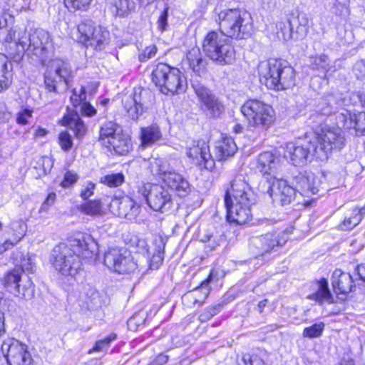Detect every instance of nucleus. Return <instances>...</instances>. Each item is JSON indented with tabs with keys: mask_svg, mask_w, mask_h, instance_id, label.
Listing matches in <instances>:
<instances>
[{
	"mask_svg": "<svg viewBox=\"0 0 365 365\" xmlns=\"http://www.w3.org/2000/svg\"><path fill=\"white\" fill-rule=\"evenodd\" d=\"M98 253V245L87 233H78L69 240L68 244L61 243L51 251L50 262L63 275L74 276L81 268L80 257L92 259Z\"/></svg>",
	"mask_w": 365,
	"mask_h": 365,
	"instance_id": "nucleus-1",
	"label": "nucleus"
},
{
	"mask_svg": "<svg viewBox=\"0 0 365 365\" xmlns=\"http://www.w3.org/2000/svg\"><path fill=\"white\" fill-rule=\"evenodd\" d=\"M255 200L250 185L242 178H235L231 184V190L227 192L225 203L227 220L237 225H244L252 218L251 205Z\"/></svg>",
	"mask_w": 365,
	"mask_h": 365,
	"instance_id": "nucleus-2",
	"label": "nucleus"
},
{
	"mask_svg": "<svg viewBox=\"0 0 365 365\" xmlns=\"http://www.w3.org/2000/svg\"><path fill=\"white\" fill-rule=\"evenodd\" d=\"M216 21L222 34L236 40L250 38L254 31L251 15L242 9L221 10L217 14Z\"/></svg>",
	"mask_w": 365,
	"mask_h": 365,
	"instance_id": "nucleus-3",
	"label": "nucleus"
},
{
	"mask_svg": "<svg viewBox=\"0 0 365 365\" xmlns=\"http://www.w3.org/2000/svg\"><path fill=\"white\" fill-rule=\"evenodd\" d=\"M15 42L19 56L27 52L29 55L36 56L40 61L44 62L51 43L49 34L43 29H36L28 34L26 31L14 32Z\"/></svg>",
	"mask_w": 365,
	"mask_h": 365,
	"instance_id": "nucleus-4",
	"label": "nucleus"
},
{
	"mask_svg": "<svg viewBox=\"0 0 365 365\" xmlns=\"http://www.w3.org/2000/svg\"><path fill=\"white\" fill-rule=\"evenodd\" d=\"M222 33L210 31L205 37L202 50L205 55L218 64H232L235 60V50Z\"/></svg>",
	"mask_w": 365,
	"mask_h": 365,
	"instance_id": "nucleus-5",
	"label": "nucleus"
},
{
	"mask_svg": "<svg viewBox=\"0 0 365 365\" xmlns=\"http://www.w3.org/2000/svg\"><path fill=\"white\" fill-rule=\"evenodd\" d=\"M153 81L165 94L180 93L187 88V81L178 68L159 63L152 73Z\"/></svg>",
	"mask_w": 365,
	"mask_h": 365,
	"instance_id": "nucleus-6",
	"label": "nucleus"
},
{
	"mask_svg": "<svg viewBox=\"0 0 365 365\" xmlns=\"http://www.w3.org/2000/svg\"><path fill=\"white\" fill-rule=\"evenodd\" d=\"M241 113L248 125L256 128L267 129L275 120L273 108L257 99L247 101L241 107Z\"/></svg>",
	"mask_w": 365,
	"mask_h": 365,
	"instance_id": "nucleus-7",
	"label": "nucleus"
},
{
	"mask_svg": "<svg viewBox=\"0 0 365 365\" xmlns=\"http://www.w3.org/2000/svg\"><path fill=\"white\" fill-rule=\"evenodd\" d=\"M138 193L146 200L154 211L164 212L173 205V199L168 189L162 185L142 183L138 185Z\"/></svg>",
	"mask_w": 365,
	"mask_h": 365,
	"instance_id": "nucleus-8",
	"label": "nucleus"
},
{
	"mask_svg": "<svg viewBox=\"0 0 365 365\" xmlns=\"http://www.w3.org/2000/svg\"><path fill=\"white\" fill-rule=\"evenodd\" d=\"M316 143L312 151L317 158L324 160L332 150H339L344 146L345 138L339 128L325 127L317 135Z\"/></svg>",
	"mask_w": 365,
	"mask_h": 365,
	"instance_id": "nucleus-9",
	"label": "nucleus"
},
{
	"mask_svg": "<svg viewBox=\"0 0 365 365\" xmlns=\"http://www.w3.org/2000/svg\"><path fill=\"white\" fill-rule=\"evenodd\" d=\"M72 78V71L69 64L60 58L51 60L44 74V83L49 92L58 93V85H63V89L68 87Z\"/></svg>",
	"mask_w": 365,
	"mask_h": 365,
	"instance_id": "nucleus-10",
	"label": "nucleus"
},
{
	"mask_svg": "<svg viewBox=\"0 0 365 365\" xmlns=\"http://www.w3.org/2000/svg\"><path fill=\"white\" fill-rule=\"evenodd\" d=\"M104 264L120 274L129 273L137 268L130 252L124 248H110L104 254Z\"/></svg>",
	"mask_w": 365,
	"mask_h": 365,
	"instance_id": "nucleus-11",
	"label": "nucleus"
},
{
	"mask_svg": "<svg viewBox=\"0 0 365 365\" xmlns=\"http://www.w3.org/2000/svg\"><path fill=\"white\" fill-rule=\"evenodd\" d=\"M287 235L284 233H267L250 239V250L256 256H262L276 251L287 242Z\"/></svg>",
	"mask_w": 365,
	"mask_h": 365,
	"instance_id": "nucleus-12",
	"label": "nucleus"
},
{
	"mask_svg": "<svg viewBox=\"0 0 365 365\" xmlns=\"http://www.w3.org/2000/svg\"><path fill=\"white\" fill-rule=\"evenodd\" d=\"M261 191L267 193L273 201L279 202L282 205L291 202L296 195L295 187L289 186L287 181L272 177L259 185Z\"/></svg>",
	"mask_w": 365,
	"mask_h": 365,
	"instance_id": "nucleus-13",
	"label": "nucleus"
},
{
	"mask_svg": "<svg viewBox=\"0 0 365 365\" xmlns=\"http://www.w3.org/2000/svg\"><path fill=\"white\" fill-rule=\"evenodd\" d=\"M1 350L9 365H34L27 346L14 339L4 341Z\"/></svg>",
	"mask_w": 365,
	"mask_h": 365,
	"instance_id": "nucleus-14",
	"label": "nucleus"
},
{
	"mask_svg": "<svg viewBox=\"0 0 365 365\" xmlns=\"http://www.w3.org/2000/svg\"><path fill=\"white\" fill-rule=\"evenodd\" d=\"M192 88L202 109L207 113V115L216 118L223 113L225 110L223 103L207 87L197 83L193 84Z\"/></svg>",
	"mask_w": 365,
	"mask_h": 365,
	"instance_id": "nucleus-15",
	"label": "nucleus"
},
{
	"mask_svg": "<svg viewBox=\"0 0 365 365\" xmlns=\"http://www.w3.org/2000/svg\"><path fill=\"white\" fill-rule=\"evenodd\" d=\"M187 155L204 169L212 171L215 163L210 151V146L205 140H194L187 148Z\"/></svg>",
	"mask_w": 365,
	"mask_h": 365,
	"instance_id": "nucleus-16",
	"label": "nucleus"
},
{
	"mask_svg": "<svg viewBox=\"0 0 365 365\" xmlns=\"http://www.w3.org/2000/svg\"><path fill=\"white\" fill-rule=\"evenodd\" d=\"M288 64L287 61L277 58L261 61L257 67L260 82L271 89L270 83H272V79H278Z\"/></svg>",
	"mask_w": 365,
	"mask_h": 365,
	"instance_id": "nucleus-17",
	"label": "nucleus"
},
{
	"mask_svg": "<svg viewBox=\"0 0 365 365\" xmlns=\"http://www.w3.org/2000/svg\"><path fill=\"white\" fill-rule=\"evenodd\" d=\"M2 281L7 291L19 298L28 299L33 296L34 289L30 280H28L25 285L21 286L19 284L21 281V271L19 269H15L8 272Z\"/></svg>",
	"mask_w": 365,
	"mask_h": 365,
	"instance_id": "nucleus-18",
	"label": "nucleus"
},
{
	"mask_svg": "<svg viewBox=\"0 0 365 365\" xmlns=\"http://www.w3.org/2000/svg\"><path fill=\"white\" fill-rule=\"evenodd\" d=\"M293 180L296 191L308 197L317 194L322 184L320 178L310 171L299 173L293 177Z\"/></svg>",
	"mask_w": 365,
	"mask_h": 365,
	"instance_id": "nucleus-19",
	"label": "nucleus"
},
{
	"mask_svg": "<svg viewBox=\"0 0 365 365\" xmlns=\"http://www.w3.org/2000/svg\"><path fill=\"white\" fill-rule=\"evenodd\" d=\"M148 94H150L148 91L136 88L133 93L123 96V108L131 119L136 120L142 114L145 104V97Z\"/></svg>",
	"mask_w": 365,
	"mask_h": 365,
	"instance_id": "nucleus-20",
	"label": "nucleus"
},
{
	"mask_svg": "<svg viewBox=\"0 0 365 365\" xmlns=\"http://www.w3.org/2000/svg\"><path fill=\"white\" fill-rule=\"evenodd\" d=\"M109 209L113 215L128 220L134 218L139 212V207L128 196L112 198L109 203Z\"/></svg>",
	"mask_w": 365,
	"mask_h": 365,
	"instance_id": "nucleus-21",
	"label": "nucleus"
},
{
	"mask_svg": "<svg viewBox=\"0 0 365 365\" xmlns=\"http://www.w3.org/2000/svg\"><path fill=\"white\" fill-rule=\"evenodd\" d=\"M280 168V158L273 152H262L256 158L255 168L262 175L275 177Z\"/></svg>",
	"mask_w": 365,
	"mask_h": 365,
	"instance_id": "nucleus-22",
	"label": "nucleus"
},
{
	"mask_svg": "<svg viewBox=\"0 0 365 365\" xmlns=\"http://www.w3.org/2000/svg\"><path fill=\"white\" fill-rule=\"evenodd\" d=\"M314 145L311 143L297 145L294 143H288L285 147L284 157L289 158L294 165L305 164L309 158L311 148Z\"/></svg>",
	"mask_w": 365,
	"mask_h": 365,
	"instance_id": "nucleus-23",
	"label": "nucleus"
},
{
	"mask_svg": "<svg viewBox=\"0 0 365 365\" xmlns=\"http://www.w3.org/2000/svg\"><path fill=\"white\" fill-rule=\"evenodd\" d=\"M210 281L211 274L206 279L202 281L200 286L185 294L182 297L184 304L187 307H195V305L199 307L203 304L210 291L209 286Z\"/></svg>",
	"mask_w": 365,
	"mask_h": 365,
	"instance_id": "nucleus-24",
	"label": "nucleus"
},
{
	"mask_svg": "<svg viewBox=\"0 0 365 365\" xmlns=\"http://www.w3.org/2000/svg\"><path fill=\"white\" fill-rule=\"evenodd\" d=\"M165 246V239L160 235L153 237L148 253L151 256L150 259V267L153 269H158L162 264L164 258V250Z\"/></svg>",
	"mask_w": 365,
	"mask_h": 365,
	"instance_id": "nucleus-25",
	"label": "nucleus"
},
{
	"mask_svg": "<svg viewBox=\"0 0 365 365\" xmlns=\"http://www.w3.org/2000/svg\"><path fill=\"white\" fill-rule=\"evenodd\" d=\"M289 24L294 31V41H302L306 38L309 32V18L307 14L299 12L292 15L288 20Z\"/></svg>",
	"mask_w": 365,
	"mask_h": 365,
	"instance_id": "nucleus-26",
	"label": "nucleus"
},
{
	"mask_svg": "<svg viewBox=\"0 0 365 365\" xmlns=\"http://www.w3.org/2000/svg\"><path fill=\"white\" fill-rule=\"evenodd\" d=\"M163 182L174 190L180 197H185L190 192L191 189L188 181L180 174L174 171L165 176Z\"/></svg>",
	"mask_w": 365,
	"mask_h": 365,
	"instance_id": "nucleus-27",
	"label": "nucleus"
},
{
	"mask_svg": "<svg viewBox=\"0 0 365 365\" xmlns=\"http://www.w3.org/2000/svg\"><path fill=\"white\" fill-rule=\"evenodd\" d=\"M353 279L349 273L336 269L332 274V285L338 294H346L352 290Z\"/></svg>",
	"mask_w": 365,
	"mask_h": 365,
	"instance_id": "nucleus-28",
	"label": "nucleus"
},
{
	"mask_svg": "<svg viewBox=\"0 0 365 365\" xmlns=\"http://www.w3.org/2000/svg\"><path fill=\"white\" fill-rule=\"evenodd\" d=\"M295 73L294 68L288 64L286 68L282 71L278 79H272L270 83L271 89L282 91L288 89L294 85Z\"/></svg>",
	"mask_w": 365,
	"mask_h": 365,
	"instance_id": "nucleus-29",
	"label": "nucleus"
},
{
	"mask_svg": "<svg viewBox=\"0 0 365 365\" xmlns=\"http://www.w3.org/2000/svg\"><path fill=\"white\" fill-rule=\"evenodd\" d=\"M108 145H103L110 151H114L119 155H125L130 150L131 148L130 139L128 135L124 134L123 131L117 132L116 136L114 137Z\"/></svg>",
	"mask_w": 365,
	"mask_h": 365,
	"instance_id": "nucleus-30",
	"label": "nucleus"
},
{
	"mask_svg": "<svg viewBox=\"0 0 365 365\" xmlns=\"http://www.w3.org/2000/svg\"><path fill=\"white\" fill-rule=\"evenodd\" d=\"M62 121L63 125L68 126L74 132L76 138H81L86 135L87 132L86 126L77 113H70L65 115Z\"/></svg>",
	"mask_w": 365,
	"mask_h": 365,
	"instance_id": "nucleus-31",
	"label": "nucleus"
},
{
	"mask_svg": "<svg viewBox=\"0 0 365 365\" xmlns=\"http://www.w3.org/2000/svg\"><path fill=\"white\" fill-rule=\"evenodd\" d=\"M12 79V65L4 55L0 54V92L10 86Z\"/></svg>",
	"mask_w": 365,
	"mask_h": 365,
	"instance_id": "nucleus-32",
	"label": "nucleus"
},
{
	"mask_svg": "<svg viewBox=\"0 0 365 365\" xmlns=\"http://www.w3.org/2000/svg\"><path fill=\"white\" fill-rule=\"evenodd\" d=\"M26 229V224L23 220L11 222L7 230L9 238L6 240H9V245L14 247L25 236Z\"/></svg>",
	"mask_w": 365,
	"mask_h": 365,
	"instance_id": "nucleus-33",
	"label": "nucleus"
},
{
	"mask_svg": "<svg viewBox=\"0 0 365 365\" xmlns=\"http://www.w3.org/2000/svg\"><path fill=\"white\" fill-rule=\"evenodd\" d=\"M237 150V145L231 138H225L217 143L215 147V157L218 160H225L233 155Z\"/></svg>",
	"mask_w": 365,
	"mask_h": 365,
	"instance_id": "nucleus-34",
	"label": "nucleus"
},
{
	"mask_svg": "<svg viewBox=\"0 0 365 365\" xmlns=\"http://www.w3.org/2000/svg\"><path fill=\"white\" fill-rule=\"evenodd\" d=\"M317 291L308 296V298L312 300H315L319 303L322 302H332V296L328 288V283L327 279H322L315 284Z\"/></svg>",
	"mask_w": 365,
	"mask_h": 365,
	"instance_id": "nucleus-35",
	"label": "nucleus"
},
{
	"mask_svg": "<svg viewBox=\"0 0 365 365\" xmlns=\"http://www.w3.org/2000/svg\"><path fill=\"white\" fill-rule=\"evenodd\" d=\"M122 129L115 123H105L101 128L98 140L101 144L108 145L110 141L116 136L117 132L120 133Z\"/></svg>",
	"mask_w": 365,
	"mask_h": 365,
	"instance_id": "nucleus-36",
	"label": "nucleus"
},
{
	"mask_svg": "<svg viewBox=\"0 0 365 365\" xmlns=\"http://www.w3.org/2000/svg\"><path fill=\"white\" fill-rule=\"evenodd\" d=\"M364 213L363 209L354 208L350 213L346 214L344 221L340 225L342 230H350L355 227L361 221Z\"/></svg>",
	"mask_w": 365,
	"mask_h": 365,
	"instance_id": "nucleus-37",
	"label": "nucleus"
},
{
	"mask_svg": "<svg viewBox=\"0 0 365 365\" xmlns=\"http://www.w3.org/2000/svg\"><path fill=\"white\" fill-rule=\"evenodd\" d=\"M187 58L189 62L190 68L198 75L205 71V64L202 60L201 53L198 48L191 49L187 55Z\"/></svg>",
	"mask_w": 365,
	"mask_h": 365,
	"instance_id": "nucleus-38",
	"label": "nucleus"
},
{
	"mask_svg": "<svg viewBox=\"0 0 365 365\" xmlns=\"http://www.w3.org/2000/svg\"><path fill=\"white\" fill-rule=\"evenodd\" d=\"M96 26L91 20H83L78 26L79 41L87 46L91 38L93 35Z\"/></svg>",
	"mask_w": 365,
	"mask_h": 365,
	"instance_id": "nucleus-39",
	"label": "nucleus"
},
{
	"mask_svg": "<svg viewBox=\"0 0 365 365\" xmlns=\"http://www.w3.org/2000/svg\"><path fill=\"white\" fill-rule=\"evenodd\" d=\"M109 32L104 28L96 26L93 35L91 38L87 46L93 47L95 49L101 50L102 46L108 42Z\"/></svg>",
	"mask_w": 365,
	"mask_h": 365,
	"instance_id": "nucleus-40",
	"label": "nucleus"
},
{
	"mask_svg": "<svg viewBox=\"0 0 365 365\" xmlns=\"http://www.w3.org/2000/svg\"><path fill=\"white\" fill-rule=\"evenodd\" d=\"M162 137L160 128L157 125H151L141 130L142 145H150L159 140Z\"/></svg>",
	"mask_w": 365,
	"mask_h": 365,
	"instance_id": "nucleus-41",
	"label": "nucleus"
},
{
	"mask_svg": "<svg viewBox=\"0 0 365 365\" xmlns=\"http://www.w3.org/2000/svg\"><path fill=\"white\" fill-rule=\"evenodd\" d=\"M150 166L153 174L158 175L163 181L165 179V176L173 172L167 162L160 158H155L151 161Z\"/></svg>",
	"mask_w": 365,
	"mask_h": 365,
	"instance_id": "nucleus-42",
	"label": "nucleus"
},
{
	"mask_svg": "<svg viewBox=\"0 0 365 365\" xmlns=\"http://www.w3.org/2000/svg\"><path fill=\"white\" fill-rule=\"evenodd\" d=\"M223 240V236L218 232H206L200 235V241L206 244L210 250H215Z\"/></svg>",
	"mask_w": 365,
	"mask_h": 365,
	"instance_id": "nucleus-43",
	"label": "nucleus"
},
{
	"mask_svg": "<svg viewBox=\"0 0 365 365\" xmlns=\"http://www.w3.org/2000/svg\"><path fill=\"white\" fill-rule=\"evenodd\" d=\"M312 66L314 69L322 71L325 73H327L329 71H334V70L331 71L332 67L330 65L329 57L325 54L314 57Z\"/></svg>",
	"mask_w": 365,
	"mask_h": 365,
	"instance_id": "nucleus-44",
	"label": "nucleus"
},
{
	"mask_svg": "<svg viewBox=\"0 0 365 365\" xmlns=\"http://www.w3.org/2000/svg\"><path fill=\"white\" fill-rule=\"evenodd\" d=\"M277 29L280 31L277 33L278 38L286 41L291 39L294 40V31L289 26V21L287 23L282 21L277 22Z\"/></svg>",
	"mask_w": 365,
	"mask_h": 365,
	"instance_id": "nucleus-45",
	"label": "nucleus"
},
{
	"mask_svg": "<svg viewBox=\"0 0 365 365\" xmlns=\"http://www.w3.org/2000/svg\"><path fill=\"white\" fill-rule=\"evenodd\" d=\"M325 325L323 322L316 323L310 327H306L303 330L304 337L314 339L320 337L324 331Z\"/></svg>",
	"mask_w": 365,
	"mask_h": 365,
	"instance_id": "nucleus-46",
	"label": "nucleus"
},
{
	"mask_svg": "<svg viewBox=\"0 0 365 365\" xmlns=\"http://www.w3.org/2000/svg\"><path fill=\"white\" fill-rule=\"evenodd\" d=\"M124 182V175L122 173H112L107 175L101 179V182L110 187H115L121 185Z\"/></svg>",
	"mask_w": 365,
	"mask_h": 365,
	"instance_id": "nucleus-47",
	"label": "nucleus"
},
{
	"mask_svg": "<svg viewBox=\"0 0 365 365\" xmlns=\"http://www.w3.org/2000/svg\"><path fill=\"white\" fill-rule=\"evenodd\" d=\"M113 13L120 16H125L129 10L128 0H110Z\"/></svg>",
	"mask_w": 365,
	"mask_h": 365,
	"instance_id": "nucleus-48",
	"label": "nucleus"
},
{
	"mask_svg": "<svg viewBox=\"0 0 365 365\" xmlns=\"http://www.w3.org/2000/svg\"><path fill=\"white\" fill-rule=\"evenodd\" d=\"M356 113H351L346 110L338 115V121L345 129H351L354 125Z\"/></svg>",
	"mask_w": 365,
	"mask_h": 365,
	"instance_id": "nucleus-49",
	"label": "nucleus"
},
{
	"mask_svg": "<svg viewBox=\"0 0 365 365\" xmlns=\"http://www.w3.org/2000/svg\"><path fill=\"white\" fill-rule=\"evenodd\" d=\"M33 109L29 107L21 108L16 113V123L21 125H26L30 123V120L33 117Z\"/></svg>",
	"mask_w": 365,
	"mask_h": 365,
	"instance_id": "nucleus-50",
	"label": "nucleus"
},
{
	"mask_svg": "<svg viewBox=\"0 0 365 365\" xmlns=\"http://www.w3.org/2000/svg\"><path fill=\"white\" fill-rule=\"evenodd\" d=\"M92 0H64L65 6L70 11L86 10Z\"/></svg>",
	"mask_w": 365,
	"mask_h": 365,
	"instance_id": "nucleus-51",
	"label": "nucleus"
},
{
	"mask_svg": "<svg viewBox=\"0 0 365 365\" xmlns=\"http://www.w3.org/2000/svg\"><path fill=\"white\" fill-rule=\"evenodd\" d=\"M116 337L117 336L115 334H110L103 339L96 341L95 346L89 350L88 353L91 354L94 351H102L106 350L110 346V342L115 340Z\"/></svg>",
	"mask_w": 365,
	"mask_h": 365,
	"instance_id": "nucleus-52",
	"label": "nucleus"
},
{
	"mask_svg": "<svg viewBox=\"0 0 365 365\" xmlns=\"http://www.w3.org/2000/svg\"><path fill=\"white\" fill-rule=\"evenodd\" d=\"M81 210L86 215H96L100 214L101 206L97 200L88 201L82 205Z\"/></svg>",
	"mask_w": 365,
	"mask_h": 365,
	"instance_id": "nucleus-53",
	"label": "nucleus"
},
{
	"mask_svg": "<svg viewBox=\"0 0 365 365\" xmlns=\"http://www.w3.org/2000/svg\"><path fill=\"white\" fill-rule=\"evenodd\" d=\"M86 88H80L78 90L74 88L73 95L71 96L70 100L74 107L82 106L83 103L86 100Z\"/></svg>",
	"mask_w": 365,
	"mask_h": 365,
	"instance_id": "nucleus-54",
	"label": "nucleus"
},
{
	"mask_svg": "<svg viewBox=\"0 0 365 365\" xmlns=\"http://www.w3.org/2000/svg\"><path fill=\"white\" fill-rule=\"evenodd\" d=\"M130 246L136 248L138 252L148 253L150 245H148L147 242L144 238H140L138 236H133L130 240Z\"/></svg>",
	"mask_w": 365,
	"mask_h": 365,
	"instance_id": "nucleus-55",
	"label": "nucleus"
},
{
	"mask_svg": "<svg viewBox=\"0 0 365 365\" xmlns=\"http://www.w3.org/2000/svg\"><path fill=\"white\" fill-rule=\"evenodd\" d=\"M58 142L61 149L68 152L72 148L73 141L71 135L67 131L60 133L58 135Z\"/></svg>",
	"mask_w": 365,
	"mask_h": 365,
	"instance_id": "nucleus-56",
	"label": "nucleus"
},
{
	"mask_svg": "<svg viewBox=\"0 0 365 365\" xmlns=\"http://www.w3.org/2000/svg\"><path fill=\"white\" fill-rule=\"evenodd\" d=\"M96 187V185L94 182L89 180L85 182L81 186L80 192L81 197L84 200L88 199L93 195Z\"/></svg>",
	"mask_w": 365,
	"mask_h": 365,
	"instance_id": "nucleus-57",
	"label": "nucleus"
},
{
	"mask_svg": "<svg viewBox=\"0 0 365 365\" xmlns=\"http://www.w3.org/2000/svg\"><path fill=\"white\" fill-rule=\"evenodd\" d=\"M354 119L355 120L353 129H355L361 135H365V113H356V116Z\"/></svg>",
	"mask_w": 365,
	"mask_h": 365,
	"instance_id": "nucleus-58",
	"label": "nucleus"
},
{
	"mask_svg": "<svg viewBox=\"0 0 365 365\" xmlns=\"http://www.w3.org/2000/svg\"><path fill=\"white\" fill-rule=\"evenodd\" d=\"M220 310V306H212L205 308L200 314L199 319L202 322L210 320L213 316L217 314Z\"/></svg>",
	"mask_w": 365,
	"mask_h": 365,
	"instance_id": "nucleus-59",
	"label": "nucleus"
},
{
	"mask_svg": "<svg viewBox=\"0 0 365 365\" xmlns=\"http://www.w3.org/2000/svg\"><path fill=\"white\" fill-rule=\"evenodd\" d=\"M78 179V175L76 173L68 170L64 175L61 185L65 188L69 187L73 185L77 182Z\"/></svg>",
	"mask_w": 365,
	"mask_h": 365,
	"instance_id": "nucleus-60",
	"label": "nucleus"
},
{
	"mask_svg": "<svg viewBox=\"0 0 365 365\" xmlns=\"http://www.w3.org/2000/svg\"><path fill=\"white\" fill-rule=\"evenodd\" d=\"M238 365H264V362L257 356L252 358L249 354H245L238 361Z\"/></svg>",
	"mask_w": 365,
	"mask_h": 365,
	"instance_id": "nucleus-61",
	"label": "nucleus"
},
{
	"mask_svg": "<svg viewBox=\"0 0 365 365\" xmlns=\"http://www.w3.org/2000/svg\"><path fill=\"white\" fill-rule=\"evenodd\" d=\"M157 47L155 45H150L145 48V49L140 53L139 60L140 61H146L148 59L154 57L157 53Z\"/></svg>",
	"mask_w": 365,
	"mask_h": 365,
	"instance_id": "nucleus-62",
	"label": "nucleus"
},
{
	"mask_svg": "<svg viewBox=\"0 0 365 365\" xmlns=\"http://www.w3.org/2000/svg\"><path fill=\"white\" fill-rule=\"evenodd\" d=\"M356 77L360 80L365 79V61H357L353 68Z\"/></svg>",
	"mask_w": 365,
	"mask_h": 365,
	"instance_id": "nucleus-63",
	"label": "nucleus"
},
{
	"mask_svg": "<svg viewBox=\"0 0 365 365\" xmlns=\"http://www.w3.org/2000/svg\"><path fill=\"white\" fill-rule=\"evenodd\" d=\"M35 270L34 263L30 258L24 259L21 262V273L22 272H27L29 273H33Z\"/></svg>",
	"mask_w": 365,
	"mask_h": 365,
	"instance_id": "nucleus-64",
	"label": "nucleus"
}]
</instances>
